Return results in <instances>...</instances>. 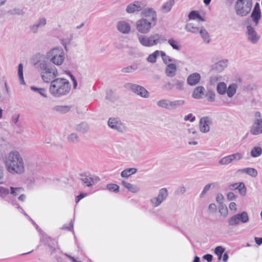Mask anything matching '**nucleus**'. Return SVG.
Returning a JSON list of instances; mask_svg holds the SVG:
<instances>
[{
	"label": "nucleus",
	"instance_id": "1",
	"mask_svg": "<svg viewBox=\"0 0 262 262\" xmlns=\"http://www.w3.org/2000/svg\"><path fill=\"white\" fill-rule=\"evenodd\" d=\"M140 14L141 18L136 23V29L141 34H148L157 24V13L153 8L146 7Z\"/></svg>",
	"mask_w": 262,
	"mask_h": 262
},
{
	"label": "nucleus",
	"instance_id": "2",
	"mask_svg": "<svg viewBox=\"0 0 262 262\" xmlns=\"http://www.w3.org/2000/svg\"><path fill=\"white\" fill-rule=\"evenodd\" d=\"M5 163L7 170L11 173L21 174L25 171L23 159L16 150L10 151L5 157Z\"/></svg>",
	"mask_w": 262,
	"mask_h": 262
},
{
	"label": "nucleus",
	"instance_id": "3",
	"mask_svg": "<svg viewBox=\"0 0 262 262\" xmlns=\"http://www.w3.org/2000/svg\"><path fill=\"white\" fill-rule=\"evenodd\" d=\"M71 84L66 78H58L51 82L50 92L55 97L65 96L69 93Z\"/></svg>",
	"mask_w": 262,
	"mask_h": 262
},
{
	"label": "nucleus",
	"instance_id": "4",
	"mask_svg": "<svg viewBox=\"0 0 262 262\" xmlns=\"http://www.w3.org/2000/svg\"><path fill=\"white\" fill-rule=\"evenodd\" d=\"M137 38L139 43L145 47L156 46L167 40L163 35L159 33H154L149 35L137 34Z\"/></svg>",
	"mask_w": 262,
	"mask_h": 262
},
{
	"label": "nucleus",
	"instance_id": "5",
	"mask_svg": "<svg viewBox=\"0 0 262 262\" xmlns=\"http://www.w3.org/2000/svg\"><path fill=\"white\" fill-rule=\"evenodd\" d=\"M39 67L42 71L41 77L45 82H51L58 75L56 68L50 63L42 61L39 63Z\"/></svg>",
	"mask_w": 262,
	"mask_h": 262
},
{
	"label": "nucleus",
	"instance_id": "6",
	"mask_svg": "<svg viewBox=\"0 0 262 262\" xmlns=\"http://www.w3.org/2000/svg\"><path fill=\"white\" fill-rule=\"evenodd\" d=\"M46 57L53 64L60 66L64 60L65 54L62 49L56 48L47 52Z\"/></svg>",
	"mask_w": 262,
	"mask_h": 262
},
{
	"label": "nucleus",
	"instance_id": "7",
	"mask_svg": "<svg viewBox=\"0 0 262 262\" xmlns=\"http://www.w3.org/2000/svg\"><path fill=\"white\" fill-rule=\"evenodd\" d=\"M252 0H237L235 5V10L237 15L245 16L251 10Z\"/></svg>",
	"mask_w": 262,
	"mask_h": 262
},
{
	"label": "nucleus",
	"instance_id": "8",
	"mask_svg": "<svg viewBox=\"0 0 262 262\" xmlns=\"http://www.w3.org/2000/svg\"><path fill=\"white\" fill-rule=\"evenodd\" d=\"M184 103V101L182 100H172V99H160L157 103V105L162 108L172 110L177 108Z\"/></svg>",
	"mask_w": 262,
	"mask_h": 262
},
{
	"label": "nucleus",
	"instance_id": "9",
	"mask_svg": "<svg viewBox=\"0 0 262 262\" xmlns=\"http://www.w3.org/2000/svg\"><path fill=\"white\" fill-rule=\"evenodd\" d=\"M124 88L132 91L142 97L147 98L149 97L147 91L144 87L139 85L132 83H127L124 84Z\"/></svg>",
	"mask_w": 262,
	"mask_h": 262
},
{
	"label": "nucleus",
	"instance_id": "10",
	"mask_svg": "<svg viewBox=\"0 0 262 262\" xmlns=\"http://www.w3.org/2000/svg\"><path fill=\"white\" fill-rule=\"evenodd\" d=\"M168 191L166 188H163L161 189L158 195L150 199V203L153 207L159 206L162 203L166 200L168 196Z\"/></svg>",
	"mask_w": 262,
	"mask_h": 262
},
{
	"label": "nucleus",
	"instance_id": "11",
	"mask_svg": "<svg viewBox=\"0 0 262 262\" xmlns=\"http://www.w3.org/2000/svg\"><path fill=\"white\" fill-rule=\"evenodd\" d=\"M107 125L112 129L116 130L120 133H124L126 130V127L125 125L118 118H110L107 121Z\"/></svg>",
	"mask_w": 262,
	"mask_h": 262
},
{
	"label": "nucleus",
	"instance_id": "12",
	"mask_svg": "<svg viewBox=\"0 0 262 262\" xmlns=\"http://www.w3.org/2000/svg\"><path fill=\"white\" fill-rule=\"evenodd\" d=\"M145 4L143 2L136 1L129 4L126 8L127 13H133L136 12L142 11L145 9Z\"/></svg>",
	"mask_w": 262,
	"mask_h": 262
},
{
	"label": "nucleus",
	"instance_id": "13",
	"mask_svg": "<svg viewBox=\"0 0 262 262\" xmlns=\"http://www.w3.org/2000/svg\"><path fill=\"white\" fill-rule=\"evenodd\" d=\"M80 180L87 187H91L93 185L98 183L100 181L99 177L91 175L85 174L81 176Z\"/></svg>",
	"mask_w": 262,
	"mask_h": 262
},
{
	"label": "nucleus",
	"instance_id": "14",
	"mask_svg": "<svg viewBox=\"0 0 262 262\" xmlns=\"http://www.w3.org/2000/svg\"><path fill=\"white\" fill-rule=\"evenodd\" d=\"M247 36L248 40L253 44L257 43L260 38L256 31L251 26L247 27Z\"/></svg>",
	"mask_w": 262,
	"mask_h": 262
},
{
	"label": "nucleus",
	"instance_id": "15",
	"mask_svg": "<svg viewBox=\"0 0 262 262\" xmlns=\"http://www.w3.org/2000/svg\"><path fill=\"white\" fill-rule=\"evenodd\" d=\"M212 123L211 118L209 117H204L200 121V131L203 133H208L210 130V126Z\"/></svg>",
	"mask_w": 262,
	"mask_h": 262
},
{
	"label": "nucleus",
	"instance_id": "16",
	"mask_svg": "<svg viewBox=\"0 0 262 262\" xmlns=\"http://www.w3.org/2000/svg\"><path fill=\"white\" fill-rule=\"evenodd\" d=\"M250 133L253 135L262 133V118H255L251 127Z\"/></svg>",
	"mask_w": 262,
	"mask_h": 262
},
{
	"label": "nucleus",
	"instance_id": "17",
	"mask_svg": "<svg viewBox=\"0 0 262 262\" xmlns=\"http://www.w3.org/2000/svg\"><path fill=\"white\" fill-rule=\"evenodd\" d=\"M0 197L9 202H11L13 205H18L16 201L10 197V190L8 188L0 187Z\"/></svg>",
	"mask_w": 262,
	"mask_h": 262
},
{
	"label": "nucleus",
	"instance_id": "18",
	"mask_svg": "<svg viewBox=\"0 0 262 262\" xmlns=\"http://www.w3.org/2000/svg\"><path fill=\"white\" fill-rule=\"evenodd\" d=\"M201 76L198 73H193L187 78V83L190 86H195L199 84L201 81Z\"/></svg>",
	"mask_w": 262,
	"mask_h": 262
},
{
	"label": "nucleus",
	"instance_id": "19",
	"mask_svg": "<svg viewBox=\"0 0 262 262\" xmlns=\"http://www.w3.org/2000/svg\"><path fill=\"white\" fill-rule=\"evenodd\" d=\"M251 17L255 25L257 26L258 24L259 21L261 18V11L259 5L258 3H256V4L255 5L251 14Z\"/></svg>",
	"mask_w": 262,
	"mask_h": 262
},
{
	"label": "nucleus",
	"instance_id": "20",
	"mask_svg": "<svg viewBox=\"0 0 262 262\" xmlns=\"http://www.w3.org/2000/svg\"><path fill=\"white\" fill-rule=\"evenodd\" d=\"M118 30L123 34H128L131 29L130 25L125 20H121L118 22L117 25Z\"/></svg>",
	"mask_w": 262,
	"mask_h": 262
},
{
	"label": "nucleus",
	"instance_id": "21",
	"mask_svg": "<svg viewBox=\"0 0 262 262\" xmlns=\"http://www.w3.org/2000/svg\"><path fill=\"white\" fill-rule=\"evenodd\" d=\"M227 64L228 60L227 59L219 61L212 66L211 70L217 73H220L227 66Z\"/></svg>",
	"mask_w": 262,
	"mask_h": 262
},
{
	"label": "nucleus",
	"instance_id": "22",
	"mask_svg": "<svg viewBox=\"0 0 262 262\" xmlns=\"http://www.w3.org/2000/svg\"><path fill=\"white\" fill-rule=\"evenodd\" d=\"M176 65L173 63H171L167 65L165 70V73L167 76L169 77H173L176 75Z\"/></svg>",
	"mask_w": 262,
	"mask_h": 262
},
{
	"label": "nucleus",
	"instance_id": "23",
	"mask_svg": "<svg viewBox=\"0 0 262 262\" xmlns=\"http://www.w3.org/2000/svg\"><path fill=\"white\" fill-rule=\"evenodd\" d=\"M175 4L174 0H168L165 3H164L161 7V11L162 12L164 13H166L169 12L172 9V7L174 6Z\"/></svg>",
	"mask_w": 262,
	"mask_h": 262
},
{
	"label": "nucleus",
	"instance_id": "24",
	"mask_svg": "<svg viewBox=\"0 0 262 262\" xmlns=\"http://www.w3.org/2000/svg\"><path fill=\"white\" fill-rule=\"evenodd\" d=\"M71 107L69 105H56L53 107L52 110L59 114H66L70 111Z\"/></svg>",
	"mask_w": 262,
	"mask_h": 262
},
{
	"label": "nucleus",
	"instance_id": "25",
	"mask_svg": "<svg viewBox=\"0 0 262 262\" xmlns=\"http://www.w3.org/2000/svg\"><path fill=\"white\" fill-rule=\"evenodd\" d=\"M121 184L132 193H135L139 191V188L138 187L133 184L128 183L125 181H122Z\"/></svg>",
	"mask_w": 262,
	"mask_h": 262
},
{
	"label": "nucleus",
	"instance_id": "26",
	"mask_svg": "<svg viewBox=\"0 0 262 262\" xmlns=\"http://www.w3.org/2000/svg\"><path fill=\"white\" fill-rule=\"evenodd\" d=\"M205 89L203 86H198L195 88L192 93L193 98H200L204 94Z\"/></svg>",
	"mask_w": 262,
	"mask_h": 262
},
{
	"label": "nucleus",
	"instance_id": "27",
	"mask_svg": "<svg viewBox=\"0 0 262 262\" xmlns=\"http://www.w3.org/2000/svg\"><path fill=\"white\" fill-rule=\"evenodd\" d=\"M237 88V85L236 83H233L230 84L228 87L227 88L226 93L228 97L229 98H232L236 93Z\"/></svg>",
	"mask_w": 262,
	"mask_h": 262
},
{
	"label": "nucleus",
	"instance_id": "28",
	"mask_svg": "<svg viewBox=\"0 0 262 262\" xmlns=\"http://www.w3.org/2000/svg\"><path fill=\"white\" fill-rule=\"evenodd\" d=\"M137 171V169L136 168H129L123 170L121 172V176L122 178L127 179L131 175L136 173Z\"/></svg>",
	"mask_w": 262,
	"mask_h": 262
},
{
	"label": "nucleus",
	"instance_id": "29",
	"mask_svg": "<svg viewBox=\"0 0 262 262\" xmlns=\"http://www.w3.org/2000/svg\"><path fill=\"white\" fill-rule=\"evenodd\" d=\"M89 127L88 124L85 122H82L78 124H77L75 127V130L78 132L82 133H86L89 130Z\"/></svg>",
	"mask_w": 262,
	"mask_h": 262
},
{
	"label": "nucleus",
	"instance_id": "30",
	"mask_svg": "<svg viewBox=\"0 0 262 262\" xmlns=\"http://www.w3.org/2000/svg\"><path fill=\"white\" fill-rule=\"evenodd\" d=\"M239 171L253 178L256 177L258 173L257 171L255 168L250 167L241 169Z\"/></svg>",
	"mask_w": 262,
	"mask_h": 262
},
{
	"label": "nucleus",
	"instance_id": "31",
	"mask_svg": "<svg viewBox=\"0 0 262 262\" xmlns=\"http://www.w3.org/2000/svg\"><path fill=\"white\" fill-rule=\"evenodd\" d=\"M163 62L166 64L167 65L168 64L171 63L170 62H176V59L173 58H171L169 56L167 55L165 52L160 51V55Z\"/></svg>",
	"mask_w": 262,
	"mask_h": 262
},
{
	"label": "nucleus",
	"instance_id": "32",
	"mask_svg": "<svg viewBox=\"0 0 262 262\" xmlns=\"http://www.w3.org/2000/svg\"><path fill=\"white\" fill-rule=\"evenodd\" d=\"M227 88V85L224 82H220L216 85L217 92L219 94L223 95L226 93Z\"/></svg>",
	"mask_w": 262,
	"mask_h": 262
},
{
	"label": "nucleus",
	"instance_id": "33",
	"mask_svg": "<svg viewBox=\"0 0 262 262\" xmlns=\"http://www.w3.org/2000/svg\"><path fill=\"white\" fill-rule=\"evenodd\" d=\"M204 41L207 43L210 42V39L208 32L203 27L200 28L199 32Z\"/></svg>",
	"mask_w": 262,
	"mask_h": 262
},
{
	"label": "nucleus",
	"instance_id": "34",
	"mask_svg": "<svg viewBox=\"0 0 262 262\" xmlns=\"http://www.w3.org/2000/svg\"><path fill=\"white\" fill-rule=\"evenodd\" d=\"M185 29L187 32L194 34H197L199 32L200 29L195 26L193 24L189 23L185 26Z\"/></svg>",
	"mask_w": 262,
	"mask_h": 262
},
{
	"label": "nucleus",
	"instance_id": "35",
	"mask_svg": "<svg viewBox=\"0 0 262 262\" xmlns=\"http://www.w3.org/2000/svg\"><path fill=\"white\" fill-rule=\"evenodd\" d=\"M9 190L10 197L11 196H16L24 191V189L22 187H10Z\"/></svg>",
	"mask_w": 262,
	"mask_h": 262
},
{
	"label": "nucleus",
	"instance_id": "36",
	"mask_svg": "<svg viewBox=\"0 0 262 262\" xmlns=\"http://www.w3.org/2000/svg\"><path fill=\"white\" fill-rule=\"evenodd\" d=\"M160 55V51L156 50L152 54H150L147 58L148 62L155 63L156 62L157 57Z\"/></svg>",
	"mask_w": 262,
	"mask_h": 262
},
{
	"label": "nucleus",
	"instance_id": "37",
	"mask_svg": "<svg viewBox=\"0 0 262 262\" xmlns=\"http://www.w3.org/2000/svg\"><path fill=\"white\" fill-rule=\"evenodd\" d=\"M168 44L176 51H180L181 49V45L179 42L173 38H170L168 40Z\"/></svg>",
	"mask_w": 262,
	"mask_h": 262
},
{
	"label": "nucleus",
	"instance_id": "38",
	"mask_svg": "<svg viewBox=\"0 0 262 262\" xmlns=\"http://www.w3.org/2000/svg\"><path fill=\"white\" fill-rule=\"evenodd\" d=\"M17 74L20 83L22 85L25 84L23 76V65L22 63H19L18 64Z\"/></svg>",
	"mask_w": 262,
	"mask_h": 262
},
{
	"label": "nucleus",
	"instance_id": "39",
	"mask_svg": "<svg viewBox=\"0 0 262 262\" xmlns=\"http://www.w3.org/2000/svg\"><path fill=\"white\" fill-rule=\"evenodd\" d=\"M239 219V223L241 222L242 223H246L249 221V216L248 213L243 211L241 213L237 214Z\"/></svg>",
	"mask_w": 262,
	"mask_h": 262
},
{
	"label": "nucleus",
	"instance_id": "40",
	"mask_svg": "<svg viewBox=\"0 0 262 262\" xmlns=\"http://www.w3.org/2000/svg\"><path fill=\"white\" fill-rule=\"evenodd\" d=\"M31 89L36 93L40 95V96L47 97V91L43 88H38L34 86H31Z\"/></svg>",
	"mask_w": 262,
	"mask_h": 262
},
{
	"label": "nucleus",
	"instance_id": "41",
	"mask_svg": "<svg viewBox=\"0 0 262 262\" xmlns=\"http://www.w3.org/2000/svg\"><path fill=\"white\" fill-rule=\"evenodd\" d=\"M239 224V219L237 214L232 216L228 221V224L230 226H236Z\"/></svg>",
	"mask_w": 262,
	"mask_h": 262
},
{
	"label": "nucleus",
	"instance_id": "42",
	"mask_svg": "<svg viewBox=\"0 0 262 262\" xmlns=\"http://www.w3.org/2000/svg\"><path fill=\"white\" fill-rule=\"evenodd\" d=\"M68 141L71 143H76L79 142V138L76 133H71L68 137Z\"/></svg>",
	"mask_w": 262,
	"mask_h": 262
},
{
	"label": "nucleus",
	"instance_id": "43",
	"mask_svg": "<svg viewBox=\"0 0 262 262\" xmlns=\"http://www.w3.org/2000/svg\"><path fill=\"white\" fill-rule=\"evenodd\" d=\"M230 156L232 163L234 161H239L243 158V154L239 152L230 155Z\"/></svg>",
	"mask_w": 262,
	"mask_h": 262
},
{
	"label": "nucleus",
	"instance_id": "44",
	"mask_svg": "<svg viewBox=\"0 0 262 262\" xmlns=\"http://www.w3.org/2000/svg\"><path fill=\"white\" fill-rule=\"evenodd\" d=\"M261 148L260 147L256 146L251 150V155L253 157H257L261 154Z\"/></svg>",
	"mask_w": 262,
	"mask_h": 262
},
{
	"label": "nucleus",
	"instance_id": "45",
	"mask_svg": "<svg viewBox=\"0 0 262 262\" xmlns=\"http://www.w3.org/2000/svg\"><path fill=\"white\" fill-rule=\"evenodd\" d=\"M231 163V159L230 155L222 158L219 161V163L222 165H227Z\"/></svg>",
	"mask_w": 262,
	"mask_h": 262
},
{
	"label": "nucleus",
	"instance_id": "46",
	"mask_svg": "<svg viewBox=\"0 0 262 262\" xmlns=\"http://www.w3.org/2000/svg\"><path fill=\"white\" fill-rule=\"evenodd\" d=\"M189 18L190 19H198L201 20H204L202 16L196 11H192L189 14Z\"/></svg>",
	"mask_w": 262,
	"mask_h": 262
},
{
	"label": "nucleus",
	"instance_id": "47",
	"mask_svg": "<svg viewBox=\"0 0 262 262\" xmlns=\"http://www.w3.org/2000/svg\"><path fill=\"white\" fill-rule=\"evenodd\" d=\"M138 68V66L136 64H134L132 66H127L126 67L123 68L122 69V72L123 73H132L135 71Z\"/></svg>",
	"mask_w": 262,
	"mask_h": 262
},
{
	"label": "nucleus",
	"instance_id": "48",
	"mask_svg": "<svg viewBox=\"0 0 262 262\" xmlns=\"http://www.w3.org/2000/svg\"><path fill=\"white\" fill-rule=\"evenodd\" d=\"M225 249L221 246H217L215 248L214 253L218 256L219 259H221Z\"/></svg>",
	"mask_w": 262,
	"mask_h": 262
},
{
	"label": "nucleus",
	"instance_id": "49",
	"mask_svg": "<svg viewBox=\"0 0 262 262\" xmlns=\"http://www.w3.org/2000/svg\"><path fill=\"white\" fill-rule=\"evenodd\" d=\"M238 190L239 193L242 195H245L246 193V189L243 183H239L238 186L236 187Z\"/></svg>",
	"mask_w": 262,
	"mask_h": 262
},
{
	"label": "nucleus",
	"instance_id": "50",
	"mask_svg": "<svg viewBox=\"0 0 262 262\" xmlns=\"http://www.w3.org/2000/svg\"><path fill=\"white\" fill-rule=\"evenodd\" d=\"M107 188L112 191L118 192L119 191V187L117 184H110L107 185Z\"/></svg>",
	"mask_w": 262,
	"mask_h": 262
},
{
	"label": "nucleus",
	"instance_id": "51",
	"mask_svg": "<svg viewBox=\"0 0 262 262\" xmlns=\"http://www.w3.org/2000/svg\"><path fill=\"white\" fill-rule=\"evenodd\" d=\"M46 23V19L45 17H41L35 24L38 28H40L45 26Z\"/></svg>",
	"mask_w": 262,
	"mask_h": 262
},
{
	"label": "nucleus",
	"instance_id": "52",
	"mask_svg": "<svg viewBox=\"0 0 262 262\" xmlns=\"http://www.w3.org/2000/svg\"><path fill=\"white\" fill-rule=\"evenodd\" d=\"M213 184H208L207 185H206L202 192L201 193L200 195V197L201 198H202L204 196V195L207 193V192L209 190L211 185H212Z\"/></svg>",
	"mask_w": 262,
	"mask_h": 262
},
{
	"label": "nucleus",
	"instance_id": "53",
	"mask_svg": "<svg viewBox=\"0 0 262 262\" xmlns=\"http://www.w3.org/2000/svg\"><path fill=\"white\" fill-rule=\"evenodd\" d=\"M67 74L69 75L71 79V80L73 82V89H76L77 87V80L76 79V78H75V77L71 74V73L69 71L67 72Z\"/></svg>",
	"mask_w": 262,
	"mask_h": 262
},
{
	"label": "nucleus",
	"instance_id": "54",
	"mask_svg": "<svg viewBox=\"0 0 262 262\" xmlns=\"http://www.w3.org/2000/svg\"><path fill=\"white\" fill-rule=\"evenodd\" d=\"M184 120L185 121H190V122H193L195 120V117L190 113L185 116L184 118Z\"/></svg>",
	"mask_w": 262,
	"mask_h": 262
},
{
	"label": "nucleus",
	"instance_id": "55",
	"mask_svg": "<svg viewBox=\"0 0 262 262\" xmlns=\"http://www.w3.org/2000/svg\"><path fill=\"white\" fill-rule=\"evenodd\" d=\"M38 28L35 23L30 27V30L33 33H36L38 32Z\"/></svg>",
	"mask_w": 262,
	"mask_h": 262
},
{
	"label": "nucleus",
	"instance_id": "56",
	"mask_svg": "<svg viewBox=\"0 0 262 262\" xmlns=\"http://www.w3.org/2000/svg\"><path fill=\"white\" fill-rule=\"evenodd\" d=\"M184 82L183 81L177 80L176 82V88L178 89L182 90L183 87Z\"/></svg>",
	"mask_w": 262,
	"mask_h": 262
},
{
	"label": "nucleus",
	"instance_id": "57",
	"mask_svg": "<svg viewBox=\"0 0 262 262\" xmlns=\"http://www.w3.org/2000/svg\"><path fill=\"white\" fill-rule=\"evenodd\" d=\"M227 199L229 201H232L236 198V195L232 192H230L227 194Z\"/></svg>",
	"mask_w": 262,
	"mask_h": 262
},
{
	"label": "nucleus",
	"instance_id": "58",
	"mask_svg": "<svg viewBox=\"0 0 262 262\" xmlns=\"http://www.w3.org/2000/svg\"><path fill=\"white\" fill-rule=\"evenodd\" d=\"M203 259L206 260L208 262H211L212 260L213 256L210 254H207L203 256Z\"/></svg>",
	"mask_w": 262,
	"mask_h": 262
},
{
	"label": "nucleus",
	"instance_id": "59",
	"mask_svg": "<svg viewBox=\"0 0 262 262\" xmlns=\"http://www.w3.org/2000/svg\"><path fill=\"white\" fill-rule=\"evenodd\" d=\"M216 200L219 204H222L224 201V196L222 194H219L216 198Z\"/></svg>",
	"mask_w": 262,
	"mask_h": 262
},
{
	"label": "nucleus",
	"instance_id": "60",
	"mask_svg": "<svg viewBox=\"0 0 262 262\" xmlns=\"http://www.w3.org/2000/svg\"><path fill=\"white\" fill-rule=\"evenodd\" d=\"M236 204H235V203L234 202H231L229 204V209L231 210H233L234 211H236Z\"/></svg>",
	"mask_w": 262,
	"mask_h": 262
},
{
	"label": "nucleus",
	"instance_id": "61",
	"mask_svg": "<svg viewBox=\"0 0 262 262\" xmlns=\"http://www.w3.org/2000/svg\"><path fill=\"white\" fill-rule=\"evenodd\" d=\"M19 114H15V115H14L12 116V122L14 124H16L18 122V119H19Z\"/></svg>",
	"mask_w": 262,
	"mask_h": 262
},
{
	"label": "nucleus",
	"instance_id": "62",
	"mask_svg": "<svg viewBox=\"0 0 262 262\" xmlns=\"http://www.w3.org/2000/svg\"><path fill=\"white\" fill-rule=\"evenodd\" d=\"M207 96L209 97V98H214L215 96V92L213 91H208L207 94Z\"/></svg>",
	"mask_w": 262,
	"mask_h": 262
},
{
	"label": "nucleus",
	"instance_id": "63",
	"mask_svg": "<svg viewBox=\"0 0 262 262\" xmlns=\"http://www.w3.org/2000/svg\"><path fill=\"white\" fill-rule=\"evenodd\" d=\"M73 223L72 221H71V223H70V225L69 226L64 225L62 227V229H67L68 230H71L73 229Z\"/></svg>",
	"mask_w": 262,
	"mask_h": 262
},
{
	"label": "nucleus",
	"instance_id": "64",
	"mask_svg": "<svg viewBox=\"0 0 262 262\" xmlns=\"http://www.w3.org/2000/svg\"><path fill=\"white\" fill-rule=\"evenodd\" d=\"M254 239H255V241L256 243L258 245H260L262 244V237H255L254 238Z\"/></svg>",
	"mask_w": 262,
	"mask_h": 262
}]
</instances>
